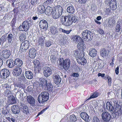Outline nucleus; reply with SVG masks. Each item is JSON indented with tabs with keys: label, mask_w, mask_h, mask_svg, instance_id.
I'll return each mask as SVG.
<instances>
[{
	"label": "nucleus",
	"mask_w": 122,
	"mask_h": 122,
	"mask_svg": "<svg viewBox=\"0 0 122 122\" xmlns=\"http://www.w3.org/2000/svg\"><path fill=\"white\" fill-rule=\"evenodd\" d=\"M110 101L113 102L115 107L116 112L113 114V116L114 118H117L122 113V111L121 109V106L118 103V101L115 98L111 99Z\"/></svg>",
	"instance_id": "nucleus-1"
},
{
	"label": "nucleus",
	"mask_w": 122,
	"mask_h": 122,
	"mask_svg": "<svg viewBox=\"0 0 122 122\" xmlns=\"http://www.w3.org/2000/svg\"><path fill=\"white\" fill-rule=\"evenodd\" d=\"M49 93L47 92H42L38 96L37 100L38 102L41 103H41H44L48 100L49 98Z\"/></svg>",
	"instance_id": "nucleus-2"
},
{
	"label": "nucleus",
	"mask_w": 122,
	"mask_h": 122,
	"mask_svg": "<svg viewBox=\"0 0 122 122\" xmlns=\"http://www.w3.org/2000/svg\"><path fill=\"white\" fill-rule=\"evenodd\" d=\"M29 23L28 22L26 21H24L22 25L20 26L19 29L20 31H24L27 30L29 28Z\"/></svg>",
	"instance_id": "nucleus-3"
},
{
	"label": "nucleus",
	"mask_w": 122,
	"mask_h": 122,
	"mask_svg": "<svg viewBox=\"0 0 122 122\" xmlns=\"http://www.w3.org/2000/svg\"><path fill=\"white\" fill-rule=\"evenodd\" d=\"M57 9H58V13H56L55 10H54L53 12L51 14L52 16L54 19H57L59 18L61 15V6L58 5Z\"/></svg>",
	"instance_id": "nucleus-4"
},
{
	"label": "nucleus",
	"mask_w": 122,
	"mask_h": 122,
	"mask_svg": "<svg viewBox=\"0 0 122 122\" xmlns=\"http://www.w3.org/2000/svg\"><path fill=\"white\" fill-rule=\"evenodd\" d=\"M10 74L9 70L6 69H2L0 71V77L2 79H5L8 77Z\"/></svg>",
	"instance_id": "nucleus-5"
},
{
	"label": "nucleus",
	"mask_w": 122,
	"mask_h": 122,
	"mask_svg": "<svg viewBox=\"0 0 122 122\" xmlns=\"http://www.w3.org/2000/svg\"><path fill=\"white\" fill-rule=\"evenodd\" d=\"M101 117L102 120L106 122H109L111 119L110 114L107 112H103L102 114Z\"/></svg>",
	"instance_id": "nucleus-6"
},
{
	"label": "nucleus",
	"mask_w": 122,
	"mask_h": 122,
	"mask_svg": "<svg viewBox=\"0 0 122 122\" xmlns=\"http://www.w3.org/2000/svg\"><path fill=\"white\" fill-rule=\"evenodd\" d=\"M67 18H68V20L66 22V20L67 19V16H62L61 17V22L63 24L66 26L70 25H71L72 23L71 20L69 19L68 16H67Z\"/></svg>",
	"instance_id": "nucleus-7"
},
{
	"label": "nucleus",
	"mask_w": 122,
	"mask_h": 122,
	"mask_svg": "<svg viewBox=\"0 0 122 122\" xmlns=\"http://www.w3.org/2000/svg\"><path fill=\"white\" fill-rule=\"evenodd\" d=\"M90 32L87 30H83L81 33L82 37L85 41H87L90 36Z\"/></svg>",
	"instance_id": "nucleus-8"
},
{
	"label": "nucleus",
	"mask_w": 122,
	"mask_h": 122,
	"mask_svg": "<svg viewBox=\"0 0 122 122\" xmlns=\"http://www.w3.org/2000/svg\"><path fill=\"white\" fill-rule=\"evenodd\" d=\"M29 46V42L26 40L21 44L20 49L23 52H26L25 51L28 48Z\"/></svg>",
	"instance_id": "nucleus-9"
},
{
	"label": "nucleus",
	"mask_w": 122,
	"mask_h": 122,
	"mask_svg": "<svg viewBox=\"0 0 122 122\" xmlns=\"http://www.w3.org/2000/svg\"><path fill=\"white\" fill-rule=\"evenodd\" d=\"M106 107L107 109L109 110V111L113 112L114 114L116 112L115 107H114L112 105V102H107L106 103Z\"/></svg>",
	"instance_id": "nucleus-10"
},
{
	"label": "nucleus",
	"mask_w": 122,
	"mask_h": 122,
	"mask_svg": "<svg viewBox=\"0 0 122 122\" xmlns=\"http://www.w3.org/2000/svg\"><path fill=\"white\" fill-rule=\"evenodd\" d=\"M43 72L44 76L46 77L49 76L51 73V68L48 67H45L43 69Z\"/></svg>",
	"instance_id": "nucleus-11"
},
{
	"label": "nucleus",
	"mask_w": 122,
	"mask_h": 122,
	"mask_svg": "<svg viewBox=\"0 0 122 122\" xmlns=\"http://www.w3.org/2000/svg\"><path fill=\"white\" fill-rule=\"evenodd\" d=\"M53 78L54 82L57 85L60 84L61 79L60 76L57 74H54L53 76Z\"/></svg>",
	"instance_id": "nucleus-12"
},
{
	"label": "nucleus",
	"mask_w": 122,
	"mask_h": 122,
	"mask_svg": "<svg viewBox=\"0 0 122 122\" xmlns=\"http://www.w3.org/2000/svg\"><path fill=\"white\" fill-rule=\"evenodd\" d=\"M27 100L28 103L32 106H36L35 100L31 96H27Z\"/></svg>",
	"instance_id": "nucleus-13"
},
{
	"label": "nucleus",
	"mask_w": 122,
	"mask_h": 122,
	"mask_svg": "<svg viewBox=\"0 0 122 122\" xmlns=\"http://www.w3.org/2000/svg\"><path fill=\"white\" fill-rule=\"evenodd\" d=\"M6 63L9 68H12L14 66L16 67V59L15 60L12 59L8 60L6 61Z\"/></svg>",
	"instance_id": "nucleus-14"
},
{
	"label": "nucleus",
	"mask_w": 122,
	"mask_h": 122,
	"mask_svg": "<svg viewBox=\"0 0 122 122\" xmlns=\"http://www.w3.org/2000/svg\"><path fill=\"white\" fill-rule=\"evenodd\" d=\"M70 62L68 59H65L63 62V65L64 69L65 70H67L70 66Z\"/></svg>",
	"instance_id": "nucleus-15"
},
{
	"label": "nucleus",
	"mask_w": 122,
	"mask_h": 122,
	"mask_svg": "<svg viewBox=\"0 0 122 122\" xmlns=\"http://www.w3.org/2000/svg\"><path fill=\"white\" fill-rule=\"evenodd\" d=\"M109 5L111 9L114 10L117 8V2L116 0H111L109 2Z\"/></svg>",
	"instance_id": "nucleus-16"
},
{
	"label": "nucleus",
	"mask_w": 122,
	"mask_h": 122,
	"mask_svg": "<svg viewBox=\"0 0 122 122\" xmlns=\"http://www.w3.org/2000/svg\"><path fill=\"white\" fill-rule=\"evenodd\" d=\"M39 26L40 28L46 29L48 27V23L46 20H42L40 21Z\"/></svg>",
	"instance_id": "nucleus-17"
},
{
	"label": "nucleus",
	"mask_w": 122,
	"mask_h": 122,
	"mask_svg": "<svg viewBox=\"0 0 122 122\" xmlns=\"http://www.w3.org/2000/svg\"><path fill=\"white\" fill-rule=\"evenodd\" d=\"M1 54L2 56L5 59L8 58L10 55V52L9 50L5 49L3 50Z\"/></svg>",
	"instance_id": "nucleus-18"
},
{
	"label": "nucleus",
	"mask_w": 122,
	"mask_h": 122,
	"mask_svg": "<svg viewBox=\"0 0 122 122\" xmlns=\"http://www.w3.org/2000/svg\"><path fill=\"white\" fill-rule=\"evenodd\" d=\"M11 110L14 114H18L20 112V108L17 105H14L11 107Z\"/></svg>",
	"instance_id": "nucleus-19"
},
{
	"label": "nucleus",
	"mask_w": 122,
	"mask_h": 122,
	"mask_svg": "<svg viewBox=\"0 0 122 122\" xmlns=\"http://www.w3.org/2000/svg\"><path fill=\"white\" fill-rule=\"evenodd\" d=\"M22 71V70L21 68H16L13 69L12 73L14 75L17 77L21 74Z\"/></svg>",
	"instance_id": "nucleus-20"
},
{
	"label": "nucleus",
	"mask_w": 122,
	"mask_h": 122,
	"mask_svg": "<svg viewBox=\"0 0 122 122\" xmlns=\"http://www.w3.org/2000/svg\"><path fill=\"white\" fill-rule=\"evenodd\" d=\"M36 52L35 49L33 48L30 49L29 53V57L31 58H34L36 56Z\"/></svg>",
	"instance_id": "nucleus-21"
},
{
	"label": "nucleus",
	"mask_w": 122,
	"mask_h": 122,
	"mask_svg": "<svg viewBox=\"0 0 122 122\" xmlns=\"http://www.w3.org/2000/svg\"><path fill=\"white\" fill-rule=\"evenodd\" d=\"M47 83V80L43 79L39 83V86L41 87L42 89L45 90L46 87V85Z\"/></svg>",
	"instance_id": "nucleus-22"
},
{
	"label": "nucleus",
	"mask_w": 122,
	"mask_h": 122,
	"mask_svg": "<svg viewBox=\"0 0 122 122\" xmlns=\"http://www.w3.org/2000/svg\"><path fill=\"white\" fill-rule=\"evenodd\" d=\"M115 20L113 17H110L108 19L107 23V26L110 27H112L113 25L115 24Z\"/></svg>",
	"instance_id": "nucleus-23"
},
{
	"label": "nucleus",
	"mask_w": 122,
	"mask_h": 122,
	"mask_svg": "<svg viewBox=\"0 0 122 122\" xmlns=\"http://www.w3.org/2000/svg\"><path fill=\"white\" fill-rule=\"evenodd\" d=\"M108 53L107 50L105 48H102L100 52V54L102 57H104L108 55Z\"/></svg>",
	"instance_id": "nucleus-24"
},
{
	"label": "nucleus",
	"mask_w": 122,
	"mask_h": 122,
	"mask_svg": "<svg viewBox=\"0 0 122 122\" xmlns=\"http://www.w3.org/2000/svg\"><path fill=\"white\" fill-rule=\"evenodd\" d=\"M80 117L85 121H88L89 120V116L87 114L84 112H82L80 114Z\"/></svg>",
	"instance_id": "nucleus-25"
},
{
	"label": "nucleus",
	"mask_w": 122,
	"mask_h": 122,
	"mask_svg": "<svg viewBox=\"0 0 122 122\" xmlns=\"http://www.w3.org/2000/svg\"><path fill=\"white\" fill-rule=\"evenodd\" d=\"M71 39L76 43L79 42L82 40V39L81 37L78 36L76 35H74L72 36Z\"/></svg>",
	"instance_id": "nucleus-26"
},
{
	"label": "nucleus",
	"mask_w": 122,
	"mask_h": 122,
	"mask_svg": "<svg viewBox=\"0 0 122 122\" xmlns=\"http://www.w3.org/2000/svg\"><path fill=\"white\" fill-rule=\"evenodd\" d=\"M25 75L26 78L28 79H31L33 77L32 73L30 71H25Z\"/></svg>",
	"instance_id": "nucleus-27"
},
{
	"label": "nucleus",
	"mask_w": 122,
	"mask_h": 122,
	"mask_svg": "<svg viewBox=\"0 0 122 122\" xmlns=\"http://www.w3.org/2000/svg\"><path fill=\"white\" fill-rule=\"evenodd\" d=\"M8 103L9 105L13 104L16 102V100L15 97L13 96H10L9 97H8Z\"/></svg>",
	"instance_id": "nucleus-28"
},
{
	"label": "nucleus",
	"mask_w": 122,
	"mask_h": 122,
	"mask_svg": "<svg viewBox=\"0 0 122 122\" xmlns=\"http://www.w3.org/2000/svg\"><path fill=\"white\" fill-rule=\"evenodd\" d=\"M97 51L95 49L91 48L89 50V54L90 56L92 57H94L97 55Z\"/></svg>",
	"instance_id": "nucleus-29"
},
{
	"label": "nucleus",
	"mask_w": 122,
	"mask_h": 122,
	"mask_svg": "<svg viewBox=\"0 0 122 122\" xmlns=\"http://www.w3.org/2000/svg\"><path fill=\"white\" fill-rule=\"evenodd\" d=\"M67 10L68 13L71 14H74L75 11V10L72 5L68 7Z\"/></svg>",
	"instance_id": "nucleus-30"
},
{
	"label": "nucleus",
	"mask_w": 122,
	"mask_h": 122,
	"mask_svg": "<svg viewBox=\"0 0 122 122\" xmlns=\"http://www.w3.org/2000/svg\"><path fill=\"white\" fill-rule=\"evenodd\" d=\"M53 86L51 83L50 82H48L46 85V87L45 90H47L48 91L52 92L53 90Z\"/></svg>",
	"instance_id": "nucleus-31"
},
{
	"label": "nucleus",
	"mask_w": 122,
	"mask_h": 122,
	"mask_svg": "<svg viewBox=\"0 0 122 122\" xmlns=\"http://www.w3.org/2000/svg\"><path fill=\"white\" fill-rule=\"evenodd\" d=\"M55 10V9L54 8L52 9V8L51 7L48 6L46 9L45 12H46V13H47L48 15H49L51 14L53 12L54 10Z\"/></svg>",
	"instance_id": "nucleus-32"
},
{
	"label": "nucleus",
	"mask_w": 122,
	"mask_h": 122,
	"mask_svg": "<svg viewBox=\"0 0 122 122\" xmlns=\"http://www.w3.org/2000/svg\"><path fill=\"white\" fill-rule=\"evenodd\" d=\"M77 48L80 50H84L86 48V47L83 44V43L79 42L77 45Z\"/></svg>",
	"instance_id": "nucleus-33"
},
{
	"label": "nucleus",
	"mask_w": 122,
	"mask_h": 122,
	"mask_svg": "<svg viewBox=\"0 0 122 122\" xmlns=\"http://www.w3.org/2000/svg\"><path fill=\"white\" fill-rule=\"evenodd\" d=\"M16 67L19 68V67L21 66L23 64V61L22 60H20L19 59H16Z\"/></svg>",
	"instance_id": "nucleus-34"
},
{
	"label": "nucleus",
	"mask_w": 122,
	"mask_h": 122,
	"mask_svg": "<svg viewBox=\"0 0 122 122\" xmlns=\"http://www.w3.org/2000/svg\"><path fill=\"white\" fill-rule=\"evenodd\" d=\"M99 95V93L98 92H95L93 93L92 94L90 97L87 99L86 101L91 99H92L96 98Z\"/></svg>",
	"instance_id": "nucleus-35"
},
{
	"label": "nucleus",
	"mask_w": 122,
	"mask_h": 122,
	"mask_svg": "<svg viewBox=\"0 0 122 122\" xmlns=\"http://www.w3.org/2000/svg\"><path fill=\"white\" fill-rule=\"evenodd\" d=\"M13 35L12 34L10 33L7 36V40L9 42L11 43V41L14 40Z\"/></svg>",
	"instance_id": "nucleus-36"
},
{
	"label": "nucleus",
	"mask_w": 122,
	"mask_h": 122,
	"mask_svg": "<svg viewBox=\"0 0 122 122\" xmlns=\"http://www.w3.org/2000/svg\"><path fill=\"white\" fill-rule=\"evenodd\" d=\"M68 16L70 19H71L72 21V22L75 23L77 20V18L76 16H73L72 15H69Z\"/></svg>",
	"instance_id": "nucleus-37"
},
{
	"label": "nucleus",
	"mask_w": 122,
	"mask_h": 122,
	"mask_svg": "<svg viewBox=\"0 0 122 122\" xmlns=\"http://www.w3.org/2000/svg\"><path fill=\"white\" fill-rule=\"evenodd\" d=\"M26 33H23L21 34L20 36V41H24L26 39Z\"/></svg>",
	"instance_id": "nucleus-38"
},
{
	"label": "nucleus",
	"mask_w": 122,
	"mask_h": 122,
	"mask_svg": "<svg viewBox=\"0 0 122 122\" xmlns=\"http://www.w3.org/2000/svg\"><path fill=\"white\" fill-rule=\"evenodd\" d=\"M45 39V38H44L43 36H41L39 37L38 41V42L40 45L41 44L42 46L44 43Z\"/></svg>",
	"instance_id": "nucleus-39"
},
{
	"label": "nucleus",
	"mask_w": 122,
	"mask_h": 122,
	"mask_svg": "<svg viewBox=\"0 0 122 122\" xmlns=\"http://www.w3.org/2000/svg\"><path fill=\"white\" fill-rule=\"evenodd\" d=\"M38 11L41 13H43L46 10L44 6H39L38 8Z\"/></svg>",
	"instance_id": "nucleus-40"
},
{
	"label": "nucleus",
	"mask_w": 122,
	"mask_h": 122,
	"mask_svg": "<svg viewBox=\"0 0 122 122\" xmlns=\"http://www.w3.org/2000/svg\"><path fill=\"white\" fill-rule=\"evenodd\" d=\"M50 31L53 34H55L56 33H57L56 28L54 26H52L50 28Z\"/></svg>",
	"instance_id": "nucleus-41"
},
{
	"label": "nucleus",
	"mask_w": 122,
	"mask_h": 122,
	"mask_svg": "<svg viewBox=\"0 0 122 122\" xmlns=\"http://www.w3.org/2000/svg\"><path fill=\"white\" fill-rule=\"evenodd\" d=\"M19 80H20L21 81L25 83L26 82V78L25 77L24 74H22L21 76L19 78Z\"/></svg>",
	"instance_id": "nucleus-42"
},
{
	"label": "nucleus",
	"mask_w": 122,
	"mask_h": 122,
	"mask_svg": "<svg viewBox=\"0 0 122 122\" xmlns=\"http://www.w3.org/2000/svg\"><path fill=\"white\" fill-rule=\"evenodd\" d=\"M70 119L71 122H75L77 120L76 116L74 115H71L70 117Z\"/></svg>",
	"instance_id": "nucleus-43"
},
{
	"label": "nucleus",
	"mask_w": 122,
	"mask_h": 122,
	"mask_svg": "<svg viewBox=\"0 0 122 122\" xmlns=\"http://www.w3.org/2000/svg\"><path fill=\"white\" fill-rule=\"evenodd\" d=\"M121 29V26L119 24H117L116 26L115 30L117 32H119Z\"/></svg>",
	"instance_id": "nucleus-44"
},
{
	"label": "nucleus",
	"mask_w": 122,
	"mask_h": 122,
	"mask_svg": "<svg viewBox=\"0 0 122 122\" xmlns=\"http://www.w3.org/2000/svg\"><path fill=\"white\" fill-rule=\"evenodd\" d=\"M51 60L52 63H54L56 61V57L55 55H51L50 56Z\"/></svg>",
	"instance_id": "nucleus-45"
},
{
	"label": "nucleus",
	"mask_w": 122,
	"mask_h": 122,
	"mask_svg": "<svg viewBox=\"0 0 122 122\" xmlns=\"http://www.w3.org/2000/svg\"><path fill=\"white\" fill-rule=\"evenodd\" d=\"M97 32L102 35H103L105 34L104 30L101 28H99L97 30Z\"/></svg>",
	"instance_id": "nucleus-46"
},
{
	"label": "nucleus",
	"mask_w": 122,
	"mask_h": 122,
	"mask_svg": "<svg viewBox=\"0 0 122 122\" xmlns=\"http://www.w3.org/2000/svg\"><path fill=\"white\" fill-rule=\"evenodd\" d=\"M21 110L23 113H26V114H28L29 112L28 107H26V108H25L24 109H22Z\"/></svg>",
	"instance_id": "nucleus-47"
},
{
	"label": "nucleus",
	"mask_w": 122,
	"mask_h": 122,
	"mask_svg": "<svg viewBox=\"0 0 122 122\" xmlns=\"http://www.w3.org/2000/svg\"><path fill=\"white\" fill-rule=\"evenodd\" d=\"M77 58L76 59V61L79 64H80L82 61V58H83V57H82L80 56H77Z\"/></svg>",
	"instance_id": "nucleus-48"
},
{
	"label": "nucleus",
	"mask_w": 122,
	"mask_h": 122,
	"mask_svg": "<svg viewBox=\"0 0 122 122\" xmlns=\"http://www.w3.org/2000/svg\"><path fill=\"white\" fill-rule=\"evenodd\" d=\"M107 77L108 79V85L110 86L112 83V79L108 75L107 76Z\"/></svg>",
	"instance_id": "nucleus-49"
},
{
	"label": "nucleus",
	"mask_w": 122,
	"mask_h": 122,
	"mask_svg": "<svg viewBox=\"0 0 122 122\" xmlns=\"http://www.w3.org/2000/svg\"><path fill=\"white\" fill-rule=\"evenodd\" d=\"M93 122H100L99 119L97 116L94 117L93 119Z\"/></svg>",
	"instance_id": "nucleus-50"
},
{
	"label": "nucleus",
	"mask_w": 122,
	"mask_h": 122,
	"mask_svg": "<svg viewBox=\"0 0 122 122\" xmlns=\"http://www.w3.org/2000/svg\"><path fill=\"white\" fill-rule=\"evenodd\" d=\"M45 46L46 47H48L50 46L51 44V41H46L45 42Z\"/></svg>",
	"instance_id": "nucleus-51"
},
{
	"label": "nucleus",
	"mask_w": 122,
	"mask_h": 122,
	"mask_svg": "<svg viewBox=\"0 0 122 122\" xmlns=\"http://www.w3.org/2000/svg\"><path fill=\"white\" fill-rule=\"evenodd\" d=\"M86 62V60L85 59V58L83 57V58H82V61L81 62V63L80 64L82 65H83V66L84 65Z\"/></svg>",
	"instance_id": "nucleus-52"
},
{
	"label": "nucleus",
	"mask_w": 122,
	"mask_h": 122,
	"mask_svg": "<svg viewBox=\"0 0 122 122\" xmlns=\"http://www.w3.org/2000/svg\"><path fill=\"white\" fill-rule=\"evenodd\" d=\"M48 108V107H46L44 109H43L42 111H41L40 112H39L38 114L37 117L39 116L40 115H41Z\"/></svg>",
	"instance_id": "nucleus-53"
},
{
	"label": "nucleus",
	"mask_w": 122,
	"mask_h": 122,
	"mask_svg": "<svg viewBox=\"0 0 122 122\" xmlns=\"http://www.w3.org/2000/svg\"><path fill=\"white\" fill-rule=\"evenodd\" d=\"M39 61L37 60H35L34 61L33 63L34 64L36 65V66H39Z\"/></svg>",
	"instance_id": "nucleus-54"
},
{
	"label": "nucleus",
	"mask_w": 122,
	"mask_h": 122,
	"mask_svg": "<svg viewBox=\"0 0 122 122\" xmlns=\"http://www.w3.org/2000/svg\"><path fill=\"white\" fill-rule=\"evenodd\" d=\"M110 12V9L109 8H107L106 9L105 12L106 15H109Z\"/></svg>",
	"instance_id": "nucleus-55"
},
{
	"label": "nucleus",
	"mask_w": 122,
	"mask_h": 122,
	"mask_svg": "<svg viewBox=\"0 0 122 122\" xmlns=\"http://www.w3.org/2000/svg\"><path fill=\"white\" fill-rule=\"evenodd\" d=\"M61 30H62V32H63L64 33H66L67 34H69L71 31V30H64L63 29H61Z\"/></svg>",
	"instance_id": "nucleus-56"
},
{
	"label": "nucleus",
	"mask_w": 122,
	"mask_h": 122,
	"mask_svg": "<svg viewBox=\"0 0 122 122\" xmlns=\"http://www.w3.org/2000/svg\"><path fill=\"white\" fill-rule=\"evenodd\" d=\"M0 41H2L3 42H5L6 40L5 36H3L1 38H0Z\"/></svg>",
	"instance_id": "nucleus-57"
},
{
	"label": "nucleus",
	"mask_w": 122,
	"mask_h": 122,
	"mask_svg": "<svg viewBox=\"0 0 122 122\" xmlns=\"http://www.w3.org/2000/svg\"><path fill=\"white\" fill-rule=\"evenodd\" d=\"M33 86H30L28 87L27 89L29 91H30L33 90Z\"/></svg>",
	"instance_id": "nucleus-58"
},
{
	"label": "nucleus",
	"mask_w": 122,
	"mask_h": 122,
	"mask_svg": "<svg viewBox=\"0 0 122 122\" xmlns=\"http://www.w3.org/2000/svg\"><path fill=\"white\" fill-rule=\"evenodd\" d=\"M79 51L77 50H76L75 52L74 53V55L76 57H77V56H79Z\"/></svg>",
	"instance_id": "nucleus-59"
},
{
	"label": "nucleus",
	"mask_w": 122,
	"mask_h": 122,
	"mask_svg": "<svg viewBox=\"0 0 122 122\" xmlns=\"http://www.w3.org/2000/svg\"><path fill=\"white\" fill-rule=\"evenodd\" d=\"M72 75L74 77H78L79 75L77 73H73L72 74Z\"/></svg>",
	"instance_id": "nucleus-60"
},
{
	"label": "nucleus",
	"mask_w": 122,
	"mask_h": 122,
	"mask_svg": "<svg viewBox=\"0 0 122 122\" xmlns=\"http://www.w3.org/2000/svg\"><path fill=\"white\" fill-rule=\"evenodd\" d=\"M20 106H21L22 107H21V109H24L25 108H26V107H28L27 106H26L24 104L22 103H21V104L20 105Z\"/></svg>",
	"instance_id": "nucleus-61"
},
{
	"label": "nucleus",
	"mask_w": 122,
	"mask_h": 122,
	"mask_svg": "<svg viewBox=\"0 0 122 122\" xmlns=\"http://www.w3.org/2000/svg\"><path fill=\"white\" fill-rule=\"evenodd\" d=\"M119 66H117L115 69V73L117 75L119 73Z\"/></svg>",
	"instance_id": "nucleus-62"
},
{
	"label": "nucleus",
	"mask_w": 122,
	"mask_h": 122,
	"mask_svg": "<svg viewBox=\"0 0 122 122\" xmlns=\"http://www.w3.org/2000/svg\"><path fill=\"white\" fill-rule=\"evenodd\" d=\"M105 74L104 73L102 74L100 73H99L97 74V76H101L102 77H104L105 76Z\"/></svg>",
	"instance_id": "nucleus-63"
},
{
	"label": "nucleus",
	"mask_w": 122,
	"mask_h": 122,
	"mask_svg": "<svg viewBox=\"0 0 122 122\" xmlns=\"http://www.w3.org/2000/svg\"><path fill=\"white\" fill-rule=\"evenodd\" d=\"M53 0H47L46 2L48 4H50L53 2Z\"/></svg>",
	"instance_id": "nucleus-64"
}]
</instances>
